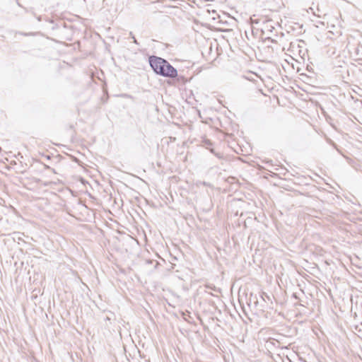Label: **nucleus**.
Here are the masks:
<instances>
[{
  "instance_id": "nucleus-8",
  "label": "nucleus",
  "mask_w": 362,
  "mask_h": 362,
  "mask_svg": "<svg viewBox=\"0 0 362 362\" xmlns=\"http://www.w3.org/2000/svg\"><path fill=\"white\" fill-rule=\"evenodd\" d=\"M293 296L294 298H297L296 294L294 293Z\"/></svg>"
},
{
  "instance_id": "nucleus-3",
  "label": "nucleus",
  "mask_w": 362,
  "mask_h": 362,
  "mask_svg": "<svg viewBox=\"0 0 362 362\" xmlns=\"http://www.w3.org/2000/svg\"><path fill=\"white\" fill-rule=\"evenodd\" d=\"M272 21V20H263L262 21V23H263L262 29H266V30L272 32V30L274 29V26L270 24Z\"/></svg>"
},
{
  "instance_id": "nucleus-2",
  "label": "nucleus",
  "mask_w": 362,
  "mask_h": 362,
  "mask_svg": "<svg viewBox=\"0 0 362 362\" xmlns=\"http://www.w3.org/2000/svg\"><path fill=\"white\" fill-rule=\"evenodd\" d=\"M279 344L280 342L274 339V338H269L267 341H266V347L267 349H272V346H275V347H277L279 346Z\"/></svg>"
},
{
  "instance_id": "nucleus-9",
  "label": "nucleus",
  "mask_w": 362,
  "mask_h": 362,
  "mask_svg": "<svg viewBox=\"0 0 362 362\" xmlns=\"http://www.w3.org/2000/svg\"><path fill=\"white\" fill-rule=\"evenodd\" d=\"M216 156L218 157H221L218 153H216Z\"/></svg>"
},
{
  "instance_id": "nucleus-10",
  "label": "nucleus",
  "mask_w": 362,
  "mask_h": 362,
  "mask_svg": "<svg viewBox=\"0 0 362 362\" xmlns=\"http://www.w3.org/2000/svg\"><path fill=\"white\" fill-rule=\"evenodd\" d=\"M211 152H212L213 153H214V149H211Z\"/></svg>"
},
{
  "instance_id": "nucleus-6",
  "label": "nucleus",
  "mask_w": 362,
  "mask_h": 362,
  "mask_svg": "<svg viewBox=\"0 0 362 362\" xmlns=\"http://www.w3.org/2000/svg\"><path fill=\"white\" fill-rule=\"evenodd\" d=\"M130 35L132 36V38L133 39V42L135 44H138L136 39L135 38L134 35H133V34L132 33H130Z\"/></svg>"
},
{
  "instance_id": "nucleus-7",
  "label": "nucleus",
  "mask_w": 362,
  "mask_h": 362,
  "mask_svg": "<svg viewBox=\"0 0 362 362\" xmlns=\"http://www.w3.org/2000/svg\"><path fill=\"white\" fill-rule=\"evenodd\" d=\"M205 144L207 146H211L212 145V143L209 140H206L205 141Z\"/></svg>"
},
{
  "instance_id": "nucleus-1",
  "label": "nucleus",
  "mask_w": 362,
  "mask_h": 362,
  "mask_svg": "<svg viewBox=\"0 0 362 362\" xmlns=\"http://www.w3.org/2000/svg\"><path fill=\"white\" fill-rule=\"evenodd\" d=\"M148 62L151 69L158 75L170 78L177 76V70L163 58L152 55L148 57Z\"/></svg>"
},
{
  "instance_id": "nucleus-4",
  "label": "nucleus",
  "mask_w": 362,
  "mask_h": 362,
  "mask_svg": "<svg viewBox=\"0 0 362 362\" xmlns=\"http://www.w3.org/2000/svg\"><path fill=\"white\" fill-rule=\"evenodd\" d=\"M258 300L256 296H253L252 294L249 298L248 305L250 306L252 304L254 305L255 307H257L258 305Z\"/></svg>"
},
{
  "instance_id": "nucleus-5",
  "label": "nucleus",
  "mask_w": 362,
  "mask_h": 362,
  "mask_svg": "<svg viewBox=\"0 0 362 362\" xmlns=\"http://www.w3.org/2000/svg\"><path fill=\"white\" fill-rule=\"evenodd\" d=\"M255 17V15H254L252 17H251V21L252 24H259L261 23L262 21L264 19L261 18H254Z\"/></svg>"
}]
</instances>
